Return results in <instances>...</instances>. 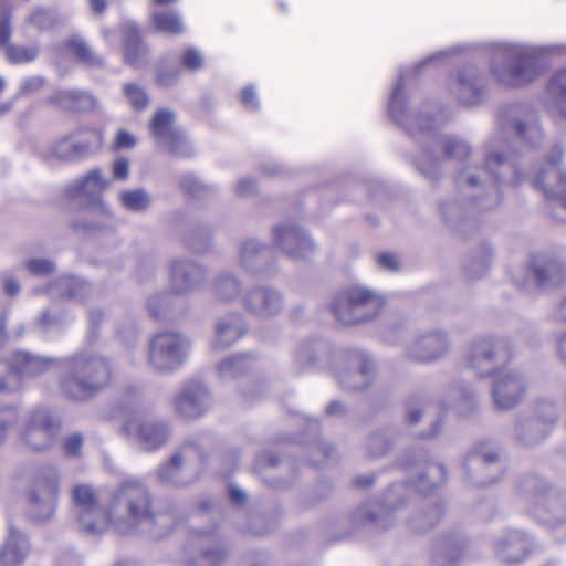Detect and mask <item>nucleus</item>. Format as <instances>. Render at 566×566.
I'll return each instance as SVG.
<instances>
[{"label": "nucleus", "mask_w": 566, "mask_h": 566, "mask_svg": "<svg viewBox=\"0 0 566 566\" xmlns=\"http://www.w3.org/2000/svg\"><path fill=\"white\" fill-rule=\"evenodd\" d=\"M513 133L531 148L539 147L543 140L537 115L518 106L510 107L500 114L496 127L484 143L483 163L464 167L458 177L464 196L481 210L499 203L500 185H517L525 179L510 149Z\"/></svg>", "instance_id": "f257e3e1"}, {"label": "nucleus", "mask_w": 566, "mask_h": 566, "mask_svg": "<svg viewBox=\"0 0 566 566\" xmlns=\"http://www.w3.org/2000/svg\"><path fill=\"white\" fill-rule=\"evenodd\" d=\"M409 71H401L398 81L391 90L388 101L390 118L411 136L421 135L420 154L415 159L418 171L428 179L439 177V166L444 160H463L471 154L470 145L451 135H441L434 130L446 124L450 116L439 114L432 117L427 111L411 112L407 106L405 84Z\"/></svg>", "instance_id": "f03ea898"}, {"label": "nucleus", "mask_w": 566, "mask_h": 566, "mask_svg": "<svg viewBox=\"0 0 566 566\" xmlns=\"http://www.w3.org/2000/svg\"><path fill=\"white\" fill-rule=\"evenodd\" d=\"M72 496L78 524L88 535L103 534L109 527L125 534L133 531L138 522H151L149 492L137 479L122 482L107 511L101 507L98 495L90 485H76Z\"/></svg>", "instance_id": "7ed1b4c3"}, {"label": "nucleus", "mask_w": 566, "mask_h": 566, "mask_svg": "<svg viewBox=\"0 0 566 566\" xmlns=\"http://www.w3.org/2000/svg\"><path fill=\"white\" fill-rule=\"evenodd\" d=\"M566 52V44L528 45L522 43L500 44L490 62L495 80L510 87L525 85L541 73V61L551 54Z\"/></svg>", "instance_id": "20e7f679"}, {"label": "nucleus", "mask_w": 566, "mask_h": 566, "mask_svg": "<svg viewBox=\"0 0 566 566\" xmlns=\"http://www.w3.org/2000/svg\"><path fill=\"white\" fill-rule=\"evenodd\" d=\"M64 374L60 389L69 399L82 401L106 388L112 380V367L102 356L82 352L61 359Z\"/></svg>", "instance_id": "39448f33"}, {"label": "nucleus", "mask_w": 566, "mask_h": 566, "mask_svg": "<svg viewBox=\"0 0 566 566\" xmlns=\"http://www.w3.org/2000/svg\"><path fill=\"white\" fill-rule=\"evenodd\" d=\"M329 306L339 323L354 325L375 318L382 311L385 298L364 285H353L336 293Z\"/></svg>", "instance_id": "423d86ee"}, {"label": "nucleus", "mask_w": 566, "mask_h": 566, "mask_svg": "<svg viewBox=\"0 0 566 566\" xmlns=\"http://www.w3.org/2000/svg\"><path fill=\"white\" fill-rule=\"evenodd\" d=\"M192 350L191 339L184 333L165 329L154 334L147 347V365L158 374L169 375L179 370Z\"/></svg>", "instance_id": "0eeeda50"}, {"label": "nucleus", "mask_w": 566, "mask_h": 566, "mask_svg": "<svg viewBox=\"0 0 566 566\" xmlns=\"http://www.w3.org/2000/svg\"><path fill=\"white\" fill-rule=\"evenodd\" d=\"M109 184V180L102 174V170L94 168L64 186V193L69 199L88 205L90 214L101 218L98 222L90 220L86 224L90 230H103L108 226V221L113 219L109 206L101 197Z\"/></svg>", "instance_id": "6e6552de"}, {"label": "nucleus", "mask_w": 566, "mask_h": 566, "mask_svg": "<svg viewBox=\"0 0 566 566\" xmlns=\"http://www.w3.org/2000/svg\"><path fill=\"white\" fill-rule=\"evenodd\" d=\"M103 144L99 132L78 128L52 142L42 153L48 163H76L97 153Z\"/></svg>", "instance_id": "1a4fd4ad"}, {"label": "nucleus", "mask_w": 566, "mask_h": 566, "mask_svg": "<svg viewBox=\"0 0 566 566\" xmlns=\"http://www.w3.org/2000/svg\"><path fill=\"white\" fill-rule=\"evenodd\" d=\"M463 468L473 485L486 486L504 476L506 461L495 443L480 441L470 450Z\"/></svg>", "instance_id": "9d476101"}, {"label": "nucleus", "mask_w": 566, "mask_h": 566, "mask_svg": "<svg viewBox=\"0 0 566 566\" xmlns=\"http://www.w3.org/2000/svg\"><path fill=\"white\" fill-rule=\"evenodd\" d=\"M176 112L171 108H158L149 124L148 129L157 147L167 150L177 157H191L196 150L188 137L176 126Z\"/></svg>", "instance_id": "9b49d317"}, {"label": "nucleus", "mask_w": 566, "mask_h": 566, "mask_svg": "<svg viewBox=\"0 0 566 566\" xmlns=\"http://www.w3.org/2000/svg\"><path fill=\"white\" fill-rule=\"evenodd\" d=\"M122 431L145 452H155L166 447L172 438L170 423L151 415L129 418Z\"/></svg>", "instance_id": "f8f14e48"}, {"label": "nucleus", "mask_w": 566, "mask_h": 566, "mask_svg": "<svg viewBox=\"0 0 566 566\" xmlns=\"http://www.w3.org/2000/svg\"><path fill=\"white\" fill-rule=\"evenodd\" d=\"M512 357L507 339L496 336L475 338L465 355V364L479 377L491 375L496 365L506 363Z\"/></svg>", "instance_id": "ddd939ff"}, {"label": "nucleus", "mask_w": 566, "mask_h": 566, "mask_svg": "<svg viewBox=\"0 0 566 566\" xmlns=\"http://www.w3.org/2000/svg\"><path fill=\"white\" fill-rule=\"evenodd\" d=\"M565 149L555 144L548 150L543 163L533 170V185L544 196L559 202L566 196V167L563 163Z\"/></svg>", "instance_id": "4468645a"}, {"label": "nucleus", "mask_w": 566, "mask_h": 566, "mask_svg": "<svg viewBox=\"0 0 566 566\" xmlns=\"http://www.w3.org/2000/svg\"><path fill=\"white\" fill-rule=\"evenodd\" d=\"M493 556L503 565L517 566L526 562L535 551L533 536L523 528L507 527L491 538Z\"/></svg>", "instance_id": "2eb2a0df"}, {"label": "nucleus", "mask_w": 566, "mask_h": 566, "mask_svg": "<svg viewBox=\"0 0 566 566\" xmlns=\"http://www.w3.org/2000/svg\"><path fill=\"white\" fill-rule=\"evenodd\" d=\"M60 431L59 419L46 408H33L24 418L21 442L32 451H43L53 446Z\"/></svg>", "instance_id": "dca6fc26"}, {"label": "nucleus", "mask_w": 566, "mask_h": 566, "mask_svg": "<svg viewBox=\"0 0 566 566\" xmlns=\"http://www.w3.org/2000/svg\"><path fill=\"white\" fill-rule=\"evenodd\" d=\"M409 496V488L394 484L382 496L381 502H368L357 507L350 515L356 525L370 522L378 527H389L391 513L401 507Z\"/></svg>", "instance_id": "f3484780"}, {"label": "nucleus", "mask_w": 566, "mask_h": 566, "mask_svg": "<svg viewBox=\"0 0 566 566\" xmlns=\"http://www.w3.org/2000/svg\"><path fill=\"white\" fill-rule=\"evenodd\" d=\"M451 348L450 334L436 328L417 333L406 345L405 356L413 363L430 365L442 360Z\"/></svg>", "instance_id": "a211bd4d"}, {"label": "nucleus", "mask_w": 566, "mask_h": 566, "mask_svg": "<svg viewBox=\"0 0 566 566\" xmlns=\"http://www.w3.org/2000/svg\"><path fill=\"white\" fill-rule=\"evenodd\" d=\"M59 475L53 467L40 469L29 492V513L38 521L49 520L55 510Z\"/></svg>", "instance_id": "6ab92c4d"}, {"label": "nucleus", "mask_w": 566, "mask_h": 566, "mask_svg": "<svg viewBox=\"0 0 566 566\" xmlns=\"http://www.w3.org/2000/svg\"><path fill=\"white\" fill-rule=\"evenodd\" d=\"M560 417V407L553 399H541L535 406L533 419L521 421L515 427V436L525 446H535L547 438Z\"/></svg>", "instance_id": "aec40b11"}, {"label": "nucleus", "mask_w": 566, "mask_h": 566, "mask_svg": "<svg viewBox=\"0 0 566 566\" xmlns=\"http://www.w3.org/2000/svg\"><path fill=\"white\" fill-rule=\"evenodd\" d=\"M449 94L463 106H476L486 96V81L474 65H468L451 74L447 81Z\"/></svg>", "instance_id": "412c9836"}, {"label": "nucleus", "mask_w": 566, "mask_h": 566, "mask_svg": "<svg viewBox=\"0 0 566 566\" xmlns=\"http://www.w3.org/2000/svg\"><path fill=\"white\" fill-rule=\"evenodd\" d=\"M207 275V269L195 260L174 258L169 263V293L186 296L202 287Z\"/></svg>", "instance_id": "4be33fe9"}, {"label": "nucleus", "mask_w": 566, "mask_h": 566, "mask_svg": "<svg viewBox=\"0 0 566 566\" xmlns=\"http://www.w3.org/2000/svg\"><path fill=\"white\" fill-rule=\"evenodd\" d=\"M375 360L365 352L353 349L346 355L344 366L337 371V380L346 390L366 389L376 377Z\"/></svg>", "instance_id": "5701e85b"}, {"label": "nucleus", "mask_w": 566, "mask_h": 566, "mask_svg": "<svg viewBox=\"0 0 566 566\" xmlns=\"http://www.w3.org/2000/svg\"><path fill=\"white\" fill-rule=\"evenodd\" d=\"M527 390L526 376L520 370L506 369L496 374L491 394L495 408L510 410L525 399Z\"/></svg>", "instance_id": "b1692460"}, {"label": "nucleus", "mask_w": 566, "mask_h": 566, "mask_svg": "<svg viewBox=\"0 0 566 566\" xmlns=\"http://www.w3.org/2000/svg\"><path fill=\"white\" fill-rule=\"evenodd\" d=\"M275 245L289 258L307 260L313 256L317 247L306 230L292 222H285L273 229Z\"/></svg>", "instance_id": "393cba45"}, {"label": "nucleus", "mask_w": 566, "mask_h": 566, "mask_svg": "<svg viewBox=\"0 0 566 566\" xmlns=\"http://www.w3.org/2000/svg\"><path fill=\"white\" fill-rule=\"evenodd\" d=\"M212 403L209 389L196 380L186 382L172 399L175 412L186 419L201 417L212 407Z\"/></svg>", "instance_id": "a878e982"}, {"label": "nucleus", "mask_w": 566, "mask_h": 566, "mask_svg": "<svg viewBox=\"0 0 566 566\" xmlns=\"http://www.w3.org/2000/svg\"><path fill=\"white\" fill-rule=\"evenodd\" d=\"M242 303L248 313L258 317L270 318L283 311L285 300L280 290L269 285H259L247 291Z\"/></svg>", "instance_id": "bb28decb"}, {"label": "nucleus", "mask_w": 566, "mask_h": 566, "mask_svg": "<svg viewBox=\"0 0 566 566\" xmlns=\"http://www.w3.org/2000/svg\"><path fill=\"white\" fill-rule=\"evenodd\" d=\"M203 458L202 449L196 442H186L172 454L170 460L157 469V478L161 483L185 485L190 482L184 475L185 467L195 459Z\"/></svg>", "instance_id": "cd10ccee"}, {"label": "nucleus", "mask_w": 566, "mask_h": 566, "mask_svg": "<svg viewBox=\"0 0 566 566\" xmlns=\"http://www.w3.org/2000/svg\"><path fill=\"white\" fill-rule=\"evenodd\" d=\"M247 332L248 325L243 315L239 312L228 313L217 319L210 346L213 350H224L240 340Z\"/></svg>", "instance_id": "c85d7f7f"}, {"label": "nucleus", "mask_w": 566, "mask_h": 566, "mask_svg": "<svg viewBox=\"0 0 566 566\" xmlns=\"http://www.w3.org/2000/svg\"><path fill=\"white\" fill-rule=\"evenodd\" d=\"M528 271L537 285L558 284L564 277V264L548 252L533 253L528 261Z\"/></svg>", "instance_id": "c756f323"}, {"label": "nucleus", "mask_w": 566, "mask_h": 566, "mask_svg": "<svg viewBox=\"0 0 566 566\" xmlns=\"http://www.w3.org/2000/svg\"><path fill=\"white\" fill-rule=\"evenodd\" d=\"M269 248L258 239L249 238L240 242L237 266L244 273L259 274L265 269Z\"/></svg>", "instance_id": "7c9ffc66"}, {"label": "nucleus", "mask_w": 566, "mask_h": 566, "mask_svg": "<svg viewBox=\"0 0 566 566\" xmlns=\"http://www.w3.org/2000/svg\"><path fill=\"white\" fill-rule=\"evenodd\" d=\"M210 294L216 302L233 303L242 295V283L230 271H222L212 279Z\"/></svg>", "instance_id": "2f4dec72"}, {"label": "nucleus", "mask_w": 566, "mask_h": 566, "mask_svg": "<svg viewBox=\"0 0 566 566\" xmlns=\"http://www.w3.org/2000/svg\"><path fill=\"white\" fill-rule=\"evenodd\" d=\"M29 551L27 538L13 527H9V535L0 551V559L6 566H17L23 563Z\"/></svg>", "instance_id": "473e14b6"}, {"label": "nucleus", "mask_w": 566, "mask_h": 566, "mask_svg": "<svg viewBox=\"0 0 566 566\" xmlns=\"http://www.w3.org/2000/svg\"><path fill=\"white\" fill-rule=\"evenodd\" d=\"M15 355V361H17V368L19 370L20 379L23 377L34 378L46 370H49L52 366L55 364H59L61 367L60 361L53 358H42L39 356H34L28 352H17Z\"/></svg>", "instance_id": "72a5a7b5"}, {"label": "nucleus", "mask_w": 566, "mask_h": 566, "mask_svg": "<svg viewBox=\"0 0 566 566\" xmlns=\"http://www.w3.org/2000/svg\"><path fill=\"white\" fill-rule=\"evenodd\" d=\"M545 99L552 111L566 117V67L549 78Z\"/></svg>", "instance_id": "f704fd0d"}, {"label": "nucleus", "mask_w": 566, "mask_h": 566, "mask_svg": "<svg viewBox=\"0 0 566 566\" xmlns=\"http://www.w3.org/2000/svg\"><path fill=\"white\" fill-rule=\"evenodd\" d=\"M117 199L124 210L133 213H144L153 205V197L144 187L120 190Z\"/></svg>", "instance_id": "c9c22d12"}, {"label": "nucleus", "mask_w": 566, "mask_h": 566, "mask_svg": "<svg viewBox=\"0 0 566 566\" xmlns=\"http://www.w3.org/2000/svg\"><path fill=\"white\" fill-rule=\"evenodd\" d=\"M49 291L55 296L84 301L90 293L91 287L84 280L64 275L61 276L53 285L49 286Z\"/></svg>", "instance_id": "e433bc0d"}, {"label": "nucleus", "mask_w": 566, "mask_h": 566, "mask_svg": "<svg viewBox=\"0 0 566 566\" xmlns=\"http://www.w3.org/2000/svg\"><path fill=\"white\" fill-rule=\"evenodd\" d=\"M255 359L251 354H235L222 359L218 365V374L221 379L237 378L251 370Z\"/></svg>", "instance_id": "4c0bfd02"}, {"label": "nucleus", "mask_w": 566, "mask_h": 566, "mask_svg": "<svg viewBox=\"0 0 566 566\" xmlns=\"http://www.w3.org/2000/svg\"><path fill=\"white\" fill-rule=\"evenodd\" d=\"M146 48L142 43L138 30L134 24L125 27L124 59L133 66H142L145 62Z\"/></svg>", "instance_id": "58836bf2"}, {"label": "nucleus", "mask_w": 566, "mask_h": 566, "mask_svg": "<svg viewBox=\"0 0 566 566\" xmlns=\"http://www.w3.org/2000/svg\"><path fill=\"white\" fill-rule=\"evenodd\" d=\"M464 549V541L460 537L451 536L444 538L438 547L434 565L436 566H457Z\"/></svg>", "instance_id": "ea45409f"}, {"label": "nucleus", "mask_w": 566, "mask_h": 566, "mask_svg": "<svg viewBox=\"0 0 566 566\" xmlns=\"http://www.w3.org/2000/svg\"><path fill=\"white\" fill-rule=\"evenodd\" d=\"M155 29L161 33L177 35L185 31L182 17L178 11L160 10L151 14Z\"/></svg>", "instance_id": "a19ab883"}, {"label": "nucleus", "mask_w": 566, "mask_h": 566, "mask_svg": "<svg viewBox=\"0 0 566 566\" xmlns=\"http://www.w3.org/2000/svg\"><path fill=\"white\" fill-rule=\"evenodd\" d=\"M127 104L136 112L145 111L150 104V96L142 85L125 83L122 87Z\"/></svg>", "instance_id": "79ce46f5"}, {"label": "nucleus", "mask_w": 566, "mask_h": 566, "mask_svg": "<svg viewBox=\"0 0 566 566\" xmlns=\"http://www.w3.org/2000/svg\"><path fill=\"white\" fill-rule=\"evenodd\" d=\"M15 366V355L12 361L0 359V392L13 391L20 387L19 370Z\"/></svg>", "instance_id": "37998d69"}, {"label": "nucleus", "mask_w": 566, "mask_h": 566, "mask_svg": "<svg viewBox=\"0 0 566 566\" xmlns=\"http://www.w3.org/2000/svg\"><path fill=\"white\" fill-rule=\"evenodd\" d=\"M64 45L66 49L71 50L77 59L88 65H99L102 63V59L93 53L88 44L80 35L70 36Z\"/></svg>", "instance_id": "c03bdc74"}, {"label": "nucleus", "mask_w": 566, "mask_h": 566, "mask_svg": "<svg viewBox=\"0 0 566 566\" xmlns=\"http://www.w3.org/2000/svg\"><path fill=\"white\" fill-rule=\"evenodd\" d=\"M40 53L38 44H8L6 46L7 59L13 64H24L33 62Z\"/></svg>", "instance_id": "a18cd8bd"}, {"label": "nucleus", "mask_w": 566, "mask_h": 566, "mask_svg": "<svg viewBox=\"0 0 566 566\" xmlns=\"http://www.w3.org/2000/svg\"><path fill=\"white\" fill-rule=\"evenodd\" d=\"M25 23L40 32H44L55 27L56 19L52 11L44 8H34L25 18Z\"/></svg>", "instance_id": "49530a36"}, {"label": "nucleus", "mask_w": 566, "mask_h": 566, "mask_svg": "<svg viewBox=\"0 0 566 566\" xmlns=\"http://www.w3.org/2000/svg\"><path fill=\"white\" fill-rule=\"evenodd\" d=\"M443 516V509L439 504L429 507L428 511L417 515L410 524L415 532H424L433 527Z\"/></svg>", "instance_id": "de8ad7c7"}, {"label": "nucleus", "mask_w": 566, "mask_h": 566, "mask_svg": "<svg viewBox=\"0 0 566 566\" xmlns=\"http://www.w3.org/2000/svg\"><path fill=\"white\" fill-rule=\"evenodd\" d=\"M227 555V551L218 546L212 549L202 551L200 556L192 558L191 556L186 557V563L190 566H217L219 565Z\"/></svg>", "instance_id": "09e8293b"}, {"label": "nucleus", "mask_w": 566, "mask_h": 566, "mask_svg": "<svg viewBox=\"0 0 566 566\" xmlns=\"http://www.w3.org/2000/svg\"><path fill=\"white\" fill-rule=\"evenodd\" d=\"M391 447V441L386 431L373 433L366 442V449L370 457H380L386 454Z\"/></svg>", "instance_id": "8fccbe9b"}, {"label": "nucleus", "mask_w": 566, "mask_h": 566, "mask_svg": "<svg viewBox=\"0 0 566 566\" xmlns=\"http://www.w3.org/2000/svg\"><path fill=\"white\" fill-rule=\"evenodd\" d=\"M147 308L154 318L165 319L170 308L169 294L158 293L150 296L147 301Z\"/></svg>", "instance_id": "3c124183"}, {"label": "nucleus", "mask_w": 566, "mask_h": 566, "mask_svg": "<svg viewBox=\"0 0 566 566\" xmlns=\"http://www.w3.org/2000/svg\"><path fill=\"white\" fill-rule=\"evenodd\" d=\"M467 213V210L457 200L443 202L440 206L441 218L450 226H457L465 218Z\"/></svg>", "instance_id": "603ef678"}, {"label": "nucleus", "mask_w": 566, "mask_h": 566, "mask_svg": "<svg viewBox=\"0 0 566 566\" xmlns=\"http://www.w3.org/2000/svg\"><path fill=\"white\" fill-rule=\"evenodd\" d=\"M439 475L441 481L446 480V469L441 464H431L426 474H421L419 476V481L415 486L417 491L421 494H427L433 490V488L438 484V482H431L428 480V476Z\"/></svg>", "instance_id": "864d4df0"}, {"label": "nucleus", "mask_w": 566, "mask_h": 566, "mask_svg": "<svg viewBox=\"0 0 566 566\" xmlns=\"http://www.w3.org/2000/svg\"><path fill=\"white\" fill-rule=\"evenodd\" d=\"M430 407L431 406L423 398L411 397L406 402L407 421L410 424L419 423L423 413L427 412Z\"/></svg>", "instance_id": "5fc2aeb1"}, {"label": "nucleus", "mask_w": 566, "mask_h": 566, "mask_svg": "<svg viewBox=\"0 0 566 566\" xmlns=\"http://www.w3.org/2000/svg\"><path fill=\"white\" fill-rule=\"evenodd\" d=\"M66 321L65 313L56 307H50L40 315L38 324L43 331H49L62 326Z\"/></svg>", "instance_id": "6e6d98bb"}, {"label": "nucleus", "mask_w": 566, "mask_h": 566, "mask_svg": "<svg viewBox=\"0 0 566 566\" xmlns=\"http://www.w3.org/2000/svg\"><path fill=\"white\" fill-rule=\"evenodd\" d=\"M19 420V411L14 406L0 407V443L7 437L8 431L13 428Z\"/></svg>", "instance_id": "4d7b16f0"}, {"label": "nucleus", "mask_w": 566, "mask_h": 566, "mask_svg": "<svg viewBox=\"0 0 566 566\" xmlns=\"http://www.w3.org/2000/svg\"><path fill=\"white\" fill-rule=\"evenodd\" d=\"M548 484L541 481L536 476L526 478L522 482V490L524 493L530 494L538 503L544 501V496L548 491Z\"/></svg>", "instance_id": "13d9d810"}, {"label": "nucleus", "mask_w": 566, "mask_h": 566, "mask_svg": "<svg viewBox=\"0 0 566 566\" xmlns=\"http://www.w3.org/2000/svg\"><path fill=\"white\" fill-rule=\"evenodd\" d=\"M181 76V70L178 66H169L161 63L156 72L157 83L163 87H169L177 83Z\"/></svg>", "instance_id": "bf43d9fd"}, {"label": "nucleus", "mask_w": 566, "mask_h": 566, "mask_svg": "<svg viewBox=\"0 0 566 566\" xmlns=\"http://www.w3.org/2000/svg\"><path fill=\"white\" fill-rule=\"evenodd\" d=\"M46 78L42 75H31L24 77L20 83L18 95L30 96L39 93L46 85Z\"/></svg>", "instance_id": "052dcab7"}, {"label": "nucleus", "mask_w": 566, "mask_h": 566, "mask_svg": "<svg viewBox=\"0 0 566 566\" xmlns=\"http://www.w3.org/2000/svg\"><path fill=\"white\" fill-rule=\"evenodd\" d=\"M182 66L191 72L199 71L205 64V59L196 48H188L180 57Z\"/></svg>", "instance_id": "680f3d73"}, {"label": "nucleus", "mask_w": 566, "mask_h": 566, "mask_svg": "<svg viewBox=\"0 0 566 566\" xmlns=\"http://www.w3.org/2000/svg\"><path fill=\"white\" fill-rule=\"evenodd\" d=\"M98 106V101L94 95L90 92L76 90L75 98H74V107L72 111L77 112H91L96 109Z\"/></svg>", "instance_id": "e2e57ef3"}, {"label": "nucleus", "mask_w": 566, "mask_h": 566, "mask_svg": "<svg viewBox=\"0 0 566 566\" xmlns=\"http://www.w3.org/2000/svg\"><path fill=\"white\" fill-rule=\"evenodd\" d=\"M27 269L34 275L45 276L55 271V264L43 258L31 259L25 263Z\"/></svg>", "instance_id": "0e129e2a"}, {"label": "nucleus", "mask_w": 566, "mask_h": 566, "mask_svg": "<svg viewBox=\"0 0 566 566\" xmlns=\"http://www.w3.org/2000/svg\"><path fill=\"white\" fill-rule=\"evenodd\" d=\"M77 88L59 90L50 97V102L64 109H73Z\"/></svg>", "instance_id": "69168bd1"}, {"label": "nucleus", "mask_w": 566, "mask_h": 566, "mask_svg": "<svg viewBox=\"0 0 566 566\" xmlns=\"http://www.w3.org/2000/svg\"><path fill=\"white\" fill-rule=\"evenodd\" d=\"M179 186L182 191L192 197H198L205 190L202 182L193 175L187 174L180 177Z\"/></svg>", "instance_id": "338daca9"}, {"label": "nucleus", "mask_w": 566, "mask_h": 566, "mask_svg": "<svg viewBox=\"0 0 566 566\" xmlns=\"http://www.w3.org/2000/svg\"><path fill=\"white\" fill-rule=\"evenodd\" d=\"M117 335L126 346H133L137 342L139 329L135 322L128 321L117 328Z\"/></svg>", "instance_id": "774afa93"}]
</instances>
